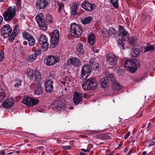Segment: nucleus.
Returning <instances> with one entry per match:
<instances>
[{
  "label": "nucleus",
  "instance_id": "4468645a",
  "mask_svg": "<svg viewBox=\"0 0 155 155\" xmlns=\"http://www.w3.org/2000/svg\"><path fill=\"white\" fill-rule=\"evenodd\" d=\"M73 102L76 105L78 104L82 100V94L81 93L75 91L74 93Z\"/></svg>",
  "mask_w": 155,
  "mask_h": 155
},
{
  "label": "nucleus",
  "instance_id": "aec40b11",
  "mask_svg": "<svg viewBox=\"0 0 155 155\" xmlns=\"http://www.w3.org/2000/svg\"><path fill=\"white\" fill-rule=\"evenodd\" d=\"M142 48L139 45L137 46L134 47V50L132 52V55L134 57H137L142 51Z\"/></svg>",
  "mask_w": 155,
  "mask_h": 155
},
{
  "label": "nucleus",
  "instance_id": "bb28decb",
  "mask_svg": "<svg viewBox=\"0 0 155 155\" xmlns=\"http://www.w3.org/2000/svg\"><path fill=\"white\" fill-rule=\"evenodd\" d=\"M92 18L90 16L85 17L84 19L81 20V23L84 25L89 24L92 21Z\"/></svg>",
  "mask_w": 155,
  "mask_h": 155
},
{
  "label": "nucleus",
  "instance_id": "338daca9",
  "mask_svg": "<svg viewBox=\"0 0 155 155\" xmlns=\"http://www.w3.org/2000/svg\"><path fill=\"white\" fill-rule=\"evenodd\" d=\"M142 115V113H140V114H139V113H137V117H141Z\"/></svg>",
  "mask_w": 155,
  "mask_h": 155
},
{
  "label": "nucleus",
  "instance_id": "3c124183",
  "mask_svg": "<svg viewBox=\"0 0 155 155\" xmlns=\"http://www.w3.org/2000/svg\"><path fill=\"white\" fill-rule=\"evenodd\" d=\"M52 18V16L51 15L48 14L47 15L46 19V20H47L48 21V23L49 22L50 23H52V21L51 20Z\"/></svg>",
  "mask_w": 155,
  "mask_h": 155
},
{
  "label": "nucleus",
  "instance_id": "49530a36",
  "mask_svg": "<svg viewBox=\"0 0 155 155\" xmlns=\"http://www.w3.org/2000/svg\"><path fill=\"white\" fill-rule=\"evenodd\" d=\"M22 35L24 38L25 39H26L28 38H29L31 36H32L28 32L26 31H25L23 32L22 33Z\"/></svg>",
  "mask_w": 155,
  "mask_h": 155
},
{
  "label": "nucleus",
  "instance_id": "f03ea898",
  "mask_svg": "<svg viewBox=\"0 0 155 155\" xmlns=\"http://www.w3.org/2000/svg\"><path fill=\"white\" fill-rule=\"evenodd\" d=\"M38 24L39 29L43 31L46 30L48 28V21L44 18V15L42 13L38 14L35 18Z\"/></svg>",
  "mask_w": 155,
  "mask_h": 155
},
{
  "label": "nucleus",
  "instance_id": "39448f33",
  "mask_svg": "<svg viewBox=\"0 0 155 155\" xmlns=\"http://www.w3.org/2000/svg\"><path fill=\"white\" fill-rule=\"evenodd\" d=\"M70 32L71 35L75 38L80 37L82 33V29L78 24L75 23L71 24L70 26Z\"/></svg>",
  "mask_w": 155,
  "mask_h": 155
},
{
  "label": "nucleus",
  "instance_id": "2f4dec72",
  "mask_svg": "<svg viewBox=\"0 0 155 155\" xmlns=\"http://www.w3.org/2000/svg\"><path fill=\"white\" fill-rule=\"evenodd\" d=\"M125 32L121 34L122 38L123 41H127V39L129 38V35L127 31H125Z\"/></svg>",
  "mask_w": 155,
  "mask_h": 155
},
{
  "label": "nucleus",
  "instance_id": "58836bf2",
  "mask_svg": "<svg viewBox=\"0 0 155 155\" xmlns=\"http://www.w3.org/2000/svg\"><path fill=\"white\" fill-rule=\"evenodd\" d=\"M59 32L58 30H55L53 31L51 37L59 38Z\"/></svg>",
  "mask_w": 155,
  "mask_h": 155
},
{
  "label": "nucleus",
  "instance_id": "9b49d317",
  "mask_svg": "<svg viewBox=\"0 0 155 155\" xmlns=\"http://www.w3.org/2000/svg\"><path fill=\"white\" fill-rule=\"evenodd\" d=\"M49 3V0H37L36 3V8L37 9H45Z\"/></svg>",
  "mask_w": 155,
  "mask_h": 155
},
{
  "label": "nucleus",
  "instance_id": "412c9836",
  "mask_svg": "<svg viewBox=\"0 0 155 155\" xmlns=\"http://www.w3.org/2000/svg\"><path fill=\"white\" fill-rule=\"evenodd\" d=\"M59 38L51 37L50 45L53 48H55L58 45Z\"/></svg>",
  "mask_w": 155,
  "mask_h": 155
},
{
  "label": "nucleus",
  "instance_id": "603ef678",
  "mask_svg": "<svg viewBox=\"0 0 155 155\" xmlns=\"http://www.w3.org/2000/svg\"><path fill=\"white\" fill-rule=\"evenodd\" d=\"M18 27V25H15L14 29H13V31L12 32V33L14 34L15 35H17L18 33V31L17 30V28Z\"/></svg>",
  "mask_w": 155,
  "mask_h": 155
},
{
  "label": "nucleus",
  "instance_id": "0e129e2a",
  "mask_svg": "<svg viewBox=\"0 0 155 155\" xmlns=\"http://www.w3.org/2000/svg\"><path fill=\"white\" fill-rule=\"evenodd\" d=\"M3 17L1 16L0 15V26L1 25L2 21H3Z\"/></svg>",
  "mask_w": 155,
  "mask_h": 155
},
{
  "label": "nucleus",
  "instance_id": "c85d7f7f",
  "mask_svg": "<svg viewBox=\"0 0 155 155\" xmlns=\"http://www.w3.org/2000/svg\"><path fill=\"white\" fill-rule=\"evenodd\" d=\"M106 76L104 78H107L109 81H110L112 83L116 81L114 77L112 74H109L108 73H107L106 74Z\"/></svg>",
  "mask_w": 155,
  "mask_h": 155
},
{
  "label": "nucleus",
  "instance_id": "ddd939ff",
  "mask_svg": "<svg viewBox=\"0 0 155 155\" xmlns=\"http://www.w3.org/2000/svg\"><path fill=\"white\" fill-rule=\"evenodd\" d=\"M81 6L86 11H91L95 7L94 4H91L87 1H85L82 3Z\"/></svg>",
  "mask_w": 155,
  "mask_h": 155
},
{
  "label": "nucleus",
  "instance_id": "6ab92c4d",
  "mask_svg": "<svg viewBox=\"0 0 155 155\" xmlns=\"http://www.w3.org/2000/svg\"><path fill=\"white\" fill-rule=\"evenodd\" d=\"M95 59H90L89 60L90 65L91 68L94 69L95 71L97 70L99 68V65L98 63H96L94 60Z\"/></svg>",
  "mask_w": 155,
  "mask_h": 155
},
{
  "label": "nucleus",
  "instance_id": "a18cd8bd",
  "mask_svg": "<svg viewBox=\"0 0 155 155\" xmlns=\"http://www.w3.org/2000/svg\"><path fill=\"white\" fill-rule=\"evenodd\" d=\"M118 44L119 45V46L121 48L122 47V49L124 50L125 49L124 48V44L122 40L120 39H119L118 40Z\"/></svg>",
  "mask_w": 155,
  "mask_h": 155
},
{
  "label": "nucleus",
  "instance_id": "cd10ccee",
  "mask_svg": "<svg viewBox=\"0 0 155 155\" xmlns=\"http://www.w3.org/2000/svg\"><path fill=\"white\" fill-rule=\"evenodd\" d=\"M27 74L28 76L30 77L31 79H32L35 76L33 70L30 68H27Z\"/></svg>",
  "mask_w": 155,
  "mask_h": 155
},
{
  "label": "nucleus",
  "instance_id": "13d9d810",
  "mask_svg": "<svg viewBox=\"0 0 155 155\" xmlns=\"http://www.w3.org/2000/svg\"><path fill=\"white\" fill-rule=\"evenodd\" d=\"M130 132H128L127 133V134L125 135V136L124 137V138L125 139H127L128 137L130 135Z\"/></svg>",
  "mask_w": 155,
  "mask_h": 155
},
{
  "label": "nucleus",
  "instance_id": "8fccbe9b",
  "mask_svg": "<svg viewBox=\"0 0 155 155\" xmlns=\"http://www.w3.org/2000/svg\"><path fill=\"white\" fill-rule=\"evenodd\" d=\"M57 54L58 55L46 56L45 58H60V57L59 56V55H60V54L59 53Z\"/></svg>",
  "mask_w": 155,
  "mask_h": 155
},
{
  "label": "nucleus",
  "instance_id": "f704fd0d",
  "mask_svg": "<svg viewBox=\"0 0 155 155\" xmlns=\"http://www.w3.org/2000/svg\"><path fill=\"white\" fill-rule=\"evenodd\" d=\"M106 32H107V33L110 35H115L117 33V31L114 28L110 27L108 29L107 31H106Z\"/></svg>",
  "mask_w": 155,
  "mask_h": 155
},
{
  "label": "nucleus",
  "instance_id": "423d86ee",
  "mask_svg": "<svg viewBox=\"0 0 155 155\" xmlns=\"http://www.w3.org/2000/svg\"><path fill=\"white\" fill-rule=\"evenodd\" d=\"M51 106L53 110H65L66 109L65 101L63 98L60 99L56 101H54Z\"/></svg>",
  "mask_w": 155,
  "mask_h": 155
},
{
  "label": "nucleus",
  "instance_id": "4c0bfd02",
  "mask_svg": "<svg viewBox=\"0 0 155 155\" xmlns=\"http://www.w3.org/2000/svg\"><path fill=\"white\" fill-rule=\"evenodd\" d=\"M21 80L18 79H16L15 81L14 86L15 88H18L21 85Z\"/></svg>",
  "mask_w": 155,
  "mask_h": 155
},
{
  "label": "nucleus",
  "instance_id": "e433bc0d",
  "mask_svg": "<svg viewBox=\"0 0 155 155\" xmlns=\"http://www.w3.org/2000/svg\"><path fill=\"white\" fill-rule=\"evenodd\" d=\"M155 49V48L152 45H150L146 47L145 52L148 51H152Z\"/></svg>",
  "mask_w": 155,
  "mask_h": 155
},
{
  "label": "nucleus",
  "instance_id": "09e8293b",
  "mask_svg": "<svg viewBox=\"0 0 155 155\" xmlns=\"http://www.w3.org/2000/svg\"><path fill=\"white\" fill-rule=\"evenodd\" d=\"M117 57L113 53H110L106 56V58H115Z\"/></svg>",
  "mask_w": 155,
  "mask_h": 155
},
{
  "label": "nucleus",
  "instance_id": "5fc2aeb1",
  "mask_svg": "<svg viewBox=\"0 0 155 155\" xmlns=\"http://www.w3.org/2000/svg\"><path fill=\"white\" fill-rule=\"evenodd\" d=\"M35 59H26V62L28 64L30 62H32L34 61Z\"/></svg>",
  "mask_w": 155,
  "mask_h": 155
},
{
  "label": "nucleus",
  "instance_id": "4be33fe9",
  "mask_svg": "<svg viewBox=\"0 0 155 155\" xmlns=\"http://www.w3.org/2000/svg\"><path fill=\"white\" fill-rule=\"evenodd\" d=\"M35 78L34 84H40L39 81L41 79L40 73L36 70L35 71Z\"/></svg>",
  "mask_w": 155,
  "mask_h": 155
},
{
  "label": "nucleus",
  "instance_id": "1a4fd4ad",
  "mask_svg": "<svg viewBox=\"0 0 155 155\" xmlns=\"http://www.w3.org/2000/svg\"><path fill=\"white\" fill-rule=\"evenodd\" d=\"M39 41L43 50L47 51L48 48L49 44L48 43V39L46 36L44 35H41Z\"/></svg>",
  "mask_w": 155,
  "mask_h": 155
},
{
  "label": "nucleus",
  "instance_id": "393cba45",
  "mask_svg": "<svg viewBox=\"0 0 155 155\" xmlns=\"http://www.w3.org/2000/svg\"><path fill=\"white\" fill-rule=\"evenodd\" d=\"M100 82L102 87L105 88L109 84V81L107 78H104L101 79Z\"/></svg>",
  "mask_w": 155,
  "mask_h": 155
},
{
  "label": "nucleus",
  "instance_id": "c03bdc74",
  "mask_svg": "<svg viewBox=\"0 0 155 155\" xmlns=\"http://www.w3.org/2000/svg\"><path fill=\"white\" fill-rule=\"evenodd\" d=\"M118 44L119 45V46L121 48L122 47V49L124 50L125 49L124 48V44L122 40L120 39H119L118 40Z\"/></svg>",
  "mask_w": 155,
  "mask_h": 155
},
{
  "label": "nucleus",
  "instance_id": "6e6552de",
  "mask_svg": "<svg viewBox=\"0 0 155 155\" xmlns=\"http://www.w3.org/2000/svg\"><path fill=\"white\" fill-rule=\"evenodd\" d=\"M12 29L8 24L5 25L1 28L0 32L1 35L4 38H6L9 36L12 31Z\"/></svg>",
  "mask_w": 155,
  "mask_h": 155
},
{
  "label": "nucleus",
  "instance_id": "6e6d98bb",
  "mask_svg": "<svg viewBox=\"0 0 155 155\" xmlns=\"http://www.w3.org/2000/svg\"><path fill=\"white\" fill-rule=\"evenodd\" d=\"M106 31H107L106 30H102L101 31V33H102V35L105 37H107V35H106V34H107V32H106Z\"/></svg>",
  "mask_w": 155,
  "mask_h": 155
},
{
  "label": "nucleus",
  "instance_id": "a878e982",
  "mask_svg": "<svg viewBox=\"0 0 155 155\" xmlns=\"http://www.w3.org/2000/svg\"><path fill=\"white\" fill-rule=\"evenodd\" d=\"M95 35L93 33L89 34L88 38V42L91 45H93L94 42Z\"/></svg>",
  "mask_w": 155,
  "mask_h": 155
},
{
  "label": "nucleus",
  "instance_id": "72a5a7b5",
  "mask_svg": "<svg viewBox=\"0 0 155 155\" xmlns=\"http://www.w3.org/2000/svg\"><path fill=\"white\" fill-rule=\"evenodd\" d=\"M78 8L77 6L74 5L71 7V14L73 15H75L77 14V10Z\"/></svg>",
  "mask_w": 155,
  "mask_h": 155
},
{
  "label": "nucleus",
  "instance_id": "37998d69",
  "mask_svg": "<svg viewBox=\"0 0 155 155\" xmlns=\"http://www.w3.org/2000/svg\"><path fill=\"white\" fill-rule=\"evenodd\" d=\"M30 40H29L28 42V45H29L31 46H33L35 44V39L33 37H31L30 38Z\"/></svg>",
  "mask_w": 155,
  "mask_h": 155
},
{
  "label": "nucleus",
  "instance_id": "69168bd1",
  "mask_svg": "<svg viewBox=\"0 0 155 155\" xmlns=\"http://www.w3.org/2000/svg\"><path fill=\"white\" fill-rule=\"evenodd\" d=\"M0 155H5V151L3 150L0 151Z\"/></svg>",
  "mask_w": 155,
  "mask_h": 155
},
{
  "label": "nucleus",
  "instance_id": "f257e3e1",
  "mask_svg": "<svg viewBox=\"0 0 155 155\" xmlns=\"http://www.w3.org/2000/svg\"><path fill=\"white\" fill-rule=\"evenodd\" d=\"M140 63L137 59H131L130 60L126 61L125 63V68L132 73H135L139 67Z\"/></svg>",
  "mask_w": 155,
  "mask_h": 155
},
{
  "label": "nucleus",
  "instance_id": "c756f323",
  "mask_svg": "<svg viewBox=\"0 0 155 155\" xmlns=\"http://www.w3.org/2000/svg\"><path fill=\"white\" fill-rule=\"evenodd\" d=\"M112 87L114 90L116 91H118L121 88V86L116 81L112 83Z\"/></svg>",
  "mask_w": 155,
  "mask_h": 155
},
{
  "label": "nucleus",
  "instance_id": "0eeeda50",
  "mask_svg": "<svg viewBox=\"0 0 155 155\" xmlns=\"http://www.w3.org/2000/svg\"><path fill=\"white\" fill-rule=\"evenodd\" d=\"M91 67L90 64L84 66L81 70L80 78L82 80L86 79L91 72Z\"/></svg>",
  "mask_w": 155,
  "mask_h": 155
},
{
  "label": "nucleus",
  "instance_id": "e2e57ef3",
  "mask_svg": "<svg viewBox=\"0 0 155 155\" xmlns=\"http://www.w3.org/2000/svg\"><path fill=\"white\" fill-rule=\"evenodd\" d=\"M81 150L84 152H89L90 150H88L87 149H85L83 148L81 149Z\"/></svg>",
  "mask_w": 155,
  "mask_h": 155
},
{
  "label": "nucleus",
  "instance_id": "dca6fc26",
  "mask_svg": "<svg viewBox=\"0 0 155 155\" xmlns=\"http://www.w3.org/2000/svg\"><path fill=\"white\" fill-rule=\"evenodd\" d=\"M67 63L68 65L72 64L74 67H77L81 65L79 59H69L67 61Z\"/></svg>",
  "mask_w": 155,
  "mask_h": 155
},
{
  "label": "nucleus",
  "instance_id": "20e7f679",
  "mask_svg": "<svg viewBox=\"0 0 155 155\" xmlns=\"http://www.w3.org/2000/svg\"><path fill=\"white\" fill-rule=\"evenodd\" d=\"M16 11L15 6H10L3 14L4 19L7 21L12 20L16 15Z\"/></svg>",
  "mask_w": 155,
  "mask_h": 155
},
{
  "label": "nucleus",
  "instance_id": "f3484780",
  "mask_svg": "<svg viewBox=\"0 0 155 155\" xmlns=\"http://www.w3.org/2000/svg\"><path fill=\"white\" fill-rule=\"evenodd\" d=\"M59 61V59H44V62L47 65H52Z\"/></svg>",
  "mask_w": 155,
  "mask_h": 155
},
{
  "label": "nucleus",
  "instance_id": "bf43d9fd",
  "mask_svg": "<svg viewBox=\"0 0 155 155\" xmlns=\"http://www.w3.org/2000/svg\"><path fill=\"white\" fill-rule=\"evenodd\" d=\"M147 17V15L146 13H143L142 16V20L145 19Z\"/></svg>",
  "mask_w": 155,
  "mask_h": 155
},
{
  "label": "nucleus",
  "instance_id": "79ce46f5",
  "mask_svg": "<svg viewBox=\"0 0 155 155\" xmlns=\"http://www.w3.org/2000/svg\"><path fill=\"white\" fill-rule=\"evenodd\" d=\"M110 137L109 136L107 135H105V134H103V135H101L99 137V138L101 140H108V139H109Z\"/></svg>",
  "mask_w": 155,
  "mask_h": 155
},
{
  "label": "nucleus",
  "instance_id": "5701e85b",
  "mask_svg": "<svg viewBox=\"0 0 155 155\" xmlns=\"http://www.w3.org/2000/svg\"><path fill=\"white\" fill-rule=\"evenodd\" d=\"M137 40L136 37L130 36L127 39V41L130 45L133 46L136 43Z\"/></svg>",
  "mask_w": 155,
  "mask_h": 155
},
{
  "label": "nucleus",
  "instance_id": "c9c22d12",
  "mask_svg": "<svg viewBox=\"0 0 155 155\" xmlns=\"http://www.w3.org/2000/svg\"><path fill=\"white\" fill-rule=\"evenodd\" d=\"M106 61L110 65H115L116 64L117 59H106Z\"/></svg>",
  "mask_w": 155,
  "mask_h": 155
},
{
  "label": "nucleus",
  "instance_id": "a211bd4d",
  "mask_svg": "<svg viewBox=\"0 0 155 155\" xmlns=\"http://www.w3.org/2000/svg\"><path fill=\"white\" fill-rule=\"evenodd\" d=\"M14 104L13 100L12 99L9 98L5 100L2 103V105L5 107H10Z\"/></svg>",
  "mask_w": 155,
  "mask_h": 155
},
{
  "label": "nucleus",
  "instance_id": "680f3d73",
  "mask_svg": "<svg viewBox=\"0 0 155 155\" xmlns=\"http://www.w3.org/2000/svg\"><path fill=\"white\" fill-rule=\"evenodd\" d=\"M4 53L3 52H0V58H3Z\"/></svg>",
  "mask_w": 155,
  "mask_h": 155
},
{
  "label": "nucleus",
  "instance_id": "b1692460",
  "mask_svg": "<svg viewBox=\"0 0 155 155\" xmlns=\"http://www.w3.org/2000/svg\"><path fill=\"white\" fill-rule=\"evenodd\" d=\"M76 52L79 54H82L84 52L83 45L82 44L80 43L77 45L76 47Z\"/></svg>",
  "mask_w": 155,
  "mask_h": 155
},
{
  "label": "nucleus",
  "instance_id": "774afa93",
  "mask_svg": "<svg viewBox=\"0 0 155 155\" xmlns=\"http://www.w3.org/2000/svg\"><path fill=\"white\" fill-rule=\"evenodd\" d=\"M16 1L17 2V4L16 5H20V2L21 1V0H16Z\"/></svg>",
  "mask_w": 155,
  "mask_h": 155
},
{
  "label": "nucleus",
  "instance_id": "4d7b16f0",
  "mask_svg": "<svg viewBox=\"0 0 155 155\" xmlns=\"http://www.w3.org/2000/svg\"><path fill=\"white\" fill-rule=\"evenodd\" d=\"M143 78V77L137 78L135 79V81L137 82H138L139 81H141Z\"/></svg>",
  "mask_w": 155,
  "mask_h": 155
},
{
  "label": "nucleus",
  "instance_id": "473e14b6",
  "mask_svg": "<svg viewBox=\"0 0 155 155\" xmlns=\"http://www.w3.org/2000/svg\"><path fill=\"white\" fill-rule=\"evenodd\" d=\"M5 97V91L2 88L0 87V102L4 99Z\"/></svg>",
  "mask_w": 155,
  "mask_h": 155
},
{
  "label": "nucleus",
  "instance_id": "2eb2a0df",
  "mask_svg": "<svg viewBox=\"0 0 155 155\" xmlns=\"http://www.w3.org/2000/svg\"><path fill=\"white\" fill-rule=\"evenodd\" d=\"M34 85L35 87L33 90L34 94L36 95H40L42 94L43 91V89L40 84H34Z\"/></svg>",
  "mask_w": 155,
  "mask_h": 155
},
{
  "label": "nucleus",
  "instance_id": "9d476101",
  "mask_svg": "<svg viewBox=\"0 0 155 155\" xmlns=\"http://www.w3.org/2000/svg\"><path fill=\"white\" fill-rule=\"evenodd\" d=\"M39 102L38 100L27 97L23 100L21 102L26 104L28 106L31 107L37 104Z\"/></svg>",
  "mask_w": 155,
  "mask_h": 155
},
{
  "label": "nucleus",
  "instance_id": "ea45409f",
  "mask_svg": "<svg viewBox=\"0 0 155 155\" xmlns=\"http://www.w3.org/2000/svg\"><path fill=\"white\" fill-rule=\"evenodd\" d=\"M118 30L120 32V33L118 34V36H120L121 35V34L125 32V31H127L125 28L123 26L121 25L119 26Z\"/></svg>",
  "mask_w": 155,
  "mask_h": 155
},
{
  "label": "nucleus",
  "instance_id": "864d4df0",
  "mask_svg": "<svg viewBox=\"0 0 155 155\" xmlns=\"http://www.w3.org/2000/svg\"><path fill=\"white\" fill-rule=\"evenodd\" d=\"M58 11L60 12L61 11V10L62 7L64 6V4L62 3H59L58 2Z\"/></svg>",
  "mask_w": 155,
  "mask_h": 155
},
{
  "label": "nucleus",
  "instance_id": "de8ad7c7",
  "mask_svg": "<svg viewBox=\"0 0 155 155\" xmlns=\"http://www.w3.org/2000/svg\"><path fill=\"white\" fill-rule=\"evenodd\" d=\"M16 36V35H15L14 34H13L12 33V34L10 36H9V37L8 38L9 40L11 42H12L13 41L15 37Z\"/></svg>",
  "mask_w": 155,
  "mask_h": 155
},
{
  "label": "nucleus",
  "instance_id": "052dcab7",
  "mask_svg": "<svg viewBox=\"0 0 155 155\" xmlns=\"http://www.w3.org/2000/svg\"><path fill=\"white\" fill-rule=\"evenodd\" d=\"M71 147L70 146H65L63 147V148L64 150L70 149Z\"/></svg>",
  "mask_w": 155,
  "mask_h": 155
},
{
  "label": "nucleus",
  "instance_id": "7c9ffc66",
  "mask_svg": "<svg viewBox=\"0 0 155 155\" xmlns=\"http://www.w3.org/2000/svg\"><path fill=\"white\" fill-rule=\"evenodd\" d=\"M41 50L40 48H38L36 51L35 54L30 55L29 58H36L38 55L41 54Z\"/></svg>",
  "mask_w": 155,
  "mask_h": 155
},
{
  "label": "nucleus",
  "instance_id": "f8f14e48",
  "mask_svg": "<svg viewBox=\"0 0 155 155\" xmlns=\"http://www.w3.org/2000/svg\"><path fill=\"white\" fill-rule=\"evenodd\" d=\"M53 81L51 79L47 80L44 83L45 89L47 93L51 92L53 90Z\"/></svg>",
  "mask_w": 155,
  "mask_h": 155
},
{
  "label": "nucleus",
  "instance_id": "a19ab883",
  "mask_svg": "<svg viewBox=\"0 0 155 155\" xmlns=\"http://www.w3.org/2000/svg\"><path fill=\"white\" fill-rule=\"evenodd\" d=\"M110 2L112 5L115 8H118L117 0H110Z\"/></svg>",
  "mask_w": 155,
  "mask_h": 155
},
{
  "label": "nucleus",
  "instance_id": "7ed1b4c3",
  "mask_svg": "<svg viewBox=\"0 0 155 155\" xmlns=\"http://www.w3.org/2000/svg\"><path fill=\"white\" fill-rule=\"evenodd\" d=\"M97 83L95 78H91L87 80L82 84L84 90H95L96 88Z\"/></svg>",
  "mask_w": 155,
  "mask_h": 155
}]
</instances>
